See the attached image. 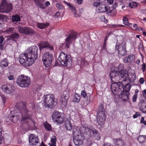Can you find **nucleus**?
Segmentation results:
<instances>
[{"label":"nucleus","instance_id":"nucleus-56","mask_svg":"<svg viewBox=\"0 0 146 146\" xmlns=\"http://www.w3.org/2000/svg\"><path fill=\"white\" fill-rule=\"evenodd\" d=\"M4 138L2 136V135H0V145L2 144Z\"/></svg>","mask_w":146,"mask_h":146},{"label":"nucleus","instance_id":"nucleus-59","mask_svg":"<svg viewBox=\"0 0 146 146\" xmlns=\"http://www.w3.org/2000/svg\"><path fill=\"white\" fill-rule=\"evenodd\" d=\"M41 88V86H38L37 87V88L36 89V91L38 92L40 91Z\"/></svg>","mask_w":146,"mask_h":146},{"label":"nucleus","instance_id":"nucleus-63","mask_svg":"<svg viewBox=\"0 0 146 146\" xmlns=\"http://www.w3.org/2000/svg\"><path fill=\"white\" fill-rule=\"evenodd\" d=\"M135 30H138V31H143V28H141L140 27H137V29H135Z\"/></svg>","mask_w":146,"mask_h":146},{"label":"nucleus","instance_id":"nucleus-20","mask_svg":"<svg viewBox=\"0 0 146 146\" xmlns=\"http://www.w3.org/2000/svg\"><path fill=\"white\" fill-rule=\"evenodd\" d=\"M127 76H128L126 78L125 80H123V79H124V78H122L121 79V80L122 81L125 82L127 80L129 79L130 82H133L136 79V76L134 72L133 73L131 72L129 73L128 74H127Z\"/></svg>","mask_w":146,"mask_h":146},{"label":"nucleus","instance_id":"nucleus-48","mask_svg":"<svg viewBox=\"0 0 146 146\" xmlns=\"http://www.w3.org/2000/svg\"><path fill=\"white\" fill-rule=\"evenodd\" d=\"M60 13L59 12H57L54 15V17L55 18H58L60 17Z\"/></svg>","mask_w":146,"mask_h":146},{"label":"nucleus","instance_id":"nucleus-47","mask_svg":"<svg viewBox=\"0 0 146 146\" xmlns=\"http://www.w3.org/2000/svg\"><path fill=\"white\" fill-rule=\"evenodd\" d=\"M141 116V114L139 112H137L133 116V118H137L138 116Z\"/></svg>","mask_w":146,"mask_h":146},{"label":"nucleus","instance_id":"nucleus-55","mask_svg":"<svg viewBox=\"0 0 146 146\" xmlns=\"http://www.w3.org/2000/svg\"><path fill=\"white\" fill-rule=\"evenodd\" d=\"M8 78L10 80H13L15 79L14 76L11 75L8 76Z\"/></svg>","mask_w":146,"mask_h":146},{"label":"nucleus","instance_id":"nucleus-12","mask_svg":"<svg viewBox=\"0 0 146 146\" xmlns=\"http://www.w3.org/2000/svg\"><path fill=\"white\" fill-rule=\"evenodd\" d=\"M17 29L19 32L25 35H31L35 33L33 29L29 27L19 26L17 27Z\"/></svg>","mask_w":146,"mask_h":146},{"label":"nucleus","instance_id":"nucleus-29","mask_svg":"<svg viewBox=\"0 0 146 146\" xmlns=\"http://www.w3.org/2000/svg\"><path fill=\"white\" fill-rule=\"evenodd\" d=\"M64 125L65 128L67 130L70 131L72 129V125L71 122L69 119H67L65 121Z\"/></svg>","mask_w":146,"mask_h":146},{"label":"nucleus","instance_id":"nucleus-2","mask_svg":"<svg viewBox=\"0 0 146 146\" xmlns=\"http://www.w3.org/2000/svg\"><path fill=\"white\" fill-rule=\"evenodd\" d=\"M123 64H120L118 67H115L114 68V70L111 71L110 76L112 83L119 82L117 81L122 78H123L124 80L128 76L127 73L123 70Z\"/></svg>","mask_w":146,"mask_h":146},{"label":"nucleus","instance_id":"nucleus-44","mask_svg":"<svg viewBox=\"0 0 146 146\" xmlns=\"http://www.w3.org/2000/svg\"><path fill=\"white\" fill-rule=\"evenodd\" d=\"M56 138L55 136H53L51 139V143L56 144Z\"/></svg>","mask_w":146,"mask_h":146},{"label":"nucleus","instance_id":"nucleus-46","mask_svg":"<svg viewBox=\"0 0 146 146\" xmlns=\"http://www.w3.org/2000/svg\"><path fill=\"white\" fill-rule=\"evenodd\" d=\"M101 3H100L98 2H94L93 4V5L94 7H98V6H100V4Z\"/></svg>","mask_w":146,"mask_h":146},{"label":"nucleus","instance_id":"nucleus-16","mask_svg":"<svg viewBox=\"0 0 146 146\" xmlns=\"http://www.w3.org/2000/svg\"><path fill=\"white\" fill-rule=\"evenodd\" d=\"M29 142L30 145L32 146H37L38 143V139L35 135L31 134L29 135Z\"/></svg>","mask_w":146,"mask_h":146},{"label":"nucleus","instance_id":"nucleus-7","mask_svg":"<svg viewBox=\"0 0 146 146\" xmlns=\"http://www.w3.org/2000/svg\"><path fill=\"white\" fill-rule=\"evenodd\" d=\"M16 106V108L18 110H22V114H21V115L22 116L23 121L25 120L30 118V115L27 114L28 111L26 109V105L24 102H18L17 103Z\"/></svg>","mask_w":146,"mask_h":146},{"label":"nucleus","instance_id":"nucleus-62","mask_svg":"<svg viewBox=\"0 0 146 146\" xmlns=\"http://www.w3.org/2000/svg\"><path fill=\"white\" fill-rule=\"evenodd\" d=\"M5 44L1 43L0 44V50H2L3 49V46Z\"/></svg>","mask_w":146,"mask_h":146},{"label":"nucleus","instance_id":"nucleus-3","mask_svg":"<svg viewBox=\"0 0 146 146\" xmlns=\"http://www.w3.org/2000/svg\"><path fill=\"white\" fill-rule=\"evenodd\" d=\"M111 89L114 95L119 96L123 101H128V92H123V86L120 82L112 83L111 86Z\"/></svg>","mask_w":146,"mask_h":146},{"label":"nucleus","instance_id":"nucleus-31","mask_svg":"<svg viewBox=\"0 0 146 146\" xmlns=\"http://www.w3.org/2000/svg\"><path fill=\"white\" fill-rule=\"evenodd\" d=\"M49 25L48 23H37V27L40 29H42L46 28Z\"/></svg>","mask_w":146,"mask_h":146},{"label":"nucleus","instance_id":"nucleus-5","mask_svg":"<svg viewBox=\"0 0 146 146\" xmlns=\"http://www.w3.org/2000/svg\"><path fill=\"white\" fill-rule=\"evenodd\" d=\"M54 57L50 52H46L42 55V60L43 64L46 68L50 67L52 64Z\"/></svg>","mask_w":146,"mask_h":146},{"label":"nucleus","instance_id":"nucleus-34","mask_svg":"<svg viewBox=\"0 0 146 146\" xmlns=\"http://www.w3.org/2000/svg\"><path fill=\"white\" fill-rule=\"evenodd\" d=\"M11 19L12 21L13 22L21 21V19L19 16L18 15L13 16Z\"/></svg>","mask_w":146,"mask_h":146},{"label":"nucleus","instance_id":"nucleus-6","mask_svg":"<svg viewBox=\"0 0 146 146\" xmlns=\"http://www.w3.org/2000/svg\"><path fill=\"white\" fill-rule=\"evenodd\" d=\"M16 82L20 87H28L30 84V79L27 76L21 75L17 78Z\"/></svg>","mask_w":146,"mask_h":146},{"label":"nucleus","instance_id":"nucleus-40","mask_svg":"<svg viewBox=\"0 0 146 146\" xmlns=\"http://www.w3.org/2000/svg\"><path fill=\"white\" fill-rule=\"evenodd\" d=\"M123 21L124 24L125 25H127L129 24V22L128 19L125 17H124L123 18Z\"/></svg>","mask_w":146,"mask_h":146},{"label":"nucleus","instance_id":"nucleus-9","mask_svg":"<svg viewBox=\"0 0 146 146\" xmlns=\"http://www.w3.org/2000/svg\"><path fill=\"white\" fill-rule=\"evenodd\" d=\"M115 48L117 49L119 57H121L126 55V45L125 42H123L121 43H117Z\"/></svg>","mask_w":146,"mask_h":146},{"label":"nucleus","instance_id":"nucleus-18","mask_svg":"<svg viewBox=\"0 0 146 146\" xmlns=\"http://www.w3.org/2000/svg\"><path fill=\"white\" fill-rule=\"evenodd\" d=\"M1 89L5 92L7 94L11 93L13 91L12 86L8 84L3 85L1 87Z\"/></svg>","mask_w":146,"mask_h":146},{"label":"nucleus","instance_id":"nucleus-61","mask_svg":"<svg viewBox=\"0 0 146 146\" xmlns=\"http://www.w3.org/2000/svg\"><path fill=\"white\" fill-rule=\"evenodd\" d=\"M64 3L65 4L68 5V6H69L70 7H71V6L72 5V4L70 3L69 2H66L65 1H64Z\"/></svg>","mask_w":146,"mask_h":146},{"label":"nucleus","instance_id":"nucleus-27","mask_svg":"<svg viewBox=\"0 0 146 146\" xmlns=\"http://www.w3.org/2000/svg\"><path fill=\"white\" fill-rule=\"evenodd\" d=\"M113 143L115 146H123L124 142L122 140L119 138L117 139H113Z\"/></svg>","mask_w":146,"mask_h":146},{"label":"nucleus","instance_id":"nucleus-30","mask_svg":"<svg viewBox=\"0 0 146 146\" xmlns=\"http://www.w3.org/2000/svg\"><path fill=\"white\" fill-rule=\"evenodd\" d=\"M8 60L7 58H5L1 60L0 63V66L5 67L8 66Z\"/></svg>","mask_w":146,"mask_h":146},{"label":"nucleus","instance_id":"nucleus-35","mask_svg":"<svg viewBox=\"0 0 146 146\" xmlns=\"http://www.w3.org/2000/svg\"><path fill=\"white\" fill-rule=\"evenodd\" d=\"M146 135H140L137 138L138 141L140 143H142L146 139Z\"/></svg>","mask_w":146,"mask_h":146},{"label":"nucleus","instance_id":"nucleus-32","mask_svg":"<svg viewBox=\"0 0 146 146\" xmlns=\"http://www.w3.org/2000/svg\"><path fill=\"white\" fill-rule=\"evenodd\" d=\"M10 38L13 40L15 41L19 38V35L16 33L12 34L9 36Z\"/></svg>","mask_w":146,"mask_h":146},{"label":"nucleus","instance_id":"nucleus-17","mask_svg":"<svg viewBox=\"0 0 146 146\" xmlns=\"http://www.w3.org/2000/svg\"><path fill=\"white\" fill-rule=\"evenodd\" d=\"M69 91L65 90L63 92L61 96L60 102L61 104L64 106L66 105L67 100L69 97Z\"/></svg>","mask_w":146,"mask_h":146},{"label":"nucleus","instance_id":"nucleus-60","mask_svg":"<svg viewBox=\"0 0 146 146\" xmlns=\"http://www.w3.org/2000/svg\"><path fill=\"white\" fill-rule=\"evenodd\" d=\"M103 49L104 50H106V43L104 42L103 46Z\"/></svg>","mask_w":146,"mask_h":146},{"label":"nucleus","instance_id":"nucleus-38","mask_svg":"<svg viewBox=\"0 0 146 146\" xmlns=\"http://www.w3.org/2000/svg\"><path fill=\"white\" fill-rule=\"evenodd\" d=\"M80 95L78 94H76L75 95L74 101L76 102H78L80 101Z\"/></svg>","mask_w":146,"mask_h":146},{"label":"nucleus","instance_id":"nucleus-37","mask_svg":"<svg viewBox=\"0 0 146 146\" xmlns=\"http://www.w3.org/2000/svg\"><path fill=\"white\" fill-rule=\"evenodd\" d=\"M124 90L125 89V92H127L129 93L130 89L131 86L129 84H127L125 86L123 85Z\"/></svg>","mask_w":146,"mask_h":146},{"label":"nucleus","instance_id":"nucleus-26","mask_svg":"<svg viewBox=\"0 0 146 146\" xmlns=\"http://www.w3.org/2000/svg\"><path fill=\"white\" fill-rule=\"evenodd\" d=\"M81 136L75 137L74 138V142L76 146H79L83 144V141L80 139Z\"/></svg>","mask_w":146,"mask_h":146},{"label":"nucleus","instance_id":"nucleus-42","mask_svg":"<svg viewBox=\"0 0 146 146\" xmlns=\"http://www.w3.org/2000/svg\"><path fill=\"white\" fill-rule=\"evenodd\" d=\"M37 7H39L40 8L44 9L46 8L45 6L43 4L40 2L37 5H36Z\"/></svg>","mask_w":146,"mask_h":146},{"label":"nucleus","instance_id":"nucleus-33","mask_svg":"<svg viewBox=\"0 0 146 146\" xmlns=\"http://www.w3.org/2000/svg\"><path fill=\"white\" fill-rule=\"evenodd\" d=\"M43 125L46 130L49 131L52 130L51 125L47 122L46 121L44 123Z\"/></svg>","mask_w":146,"mask_h":146},{"label":"nucleus","instance_id":"nucleus-4","mask_svg":"<svg viewBox=\"0 0 146 146\" xmlns=\"http://www.w3.org/2000/svg\"><path fill=\"white\" fill-rule=\"evenodd\" d=\"M81 129L82 133L87 135L88 137L91 136V132L96 139L99 140L100 139L99 133L93 127L90 126L88 127L85 125H83L81 126Z\"/></svg>","mask_w":146,"mask_h":146},{"label":"nucleus","instance_id":"nucleus-58","mask_svg":"<svg viewBox=\"0 0 146 146\" xmlns=\"http://www.w3.org/2000/svg\"><path fill=\"white\" fill-rule=\"evenodd\" d=\"M144 80L143 78H141L139 79V82L140 83L142 84L144 83Z\"/></svg>","mask_w":146,"mask_h":146},{"label":"nucleus","instance_id":"nucleus-13","mask_svg":"<svg viewBox=\"0 0 146 146\" xmlns=\"http://www.w3.org/2000/svg\"><path fill=\"white\" fill-rule=\"evenodd\" d=\"M58 59L60 64L64 66H67L69 60H71L70 58V56L63 52H61L60 53Z\"/></svg>","mask_w":146,"mask_h":146},{"label":"nucleus","instance_id":"nucleus-36","mask_svg":"<svg viewBox=\"0 0 146 146\" xmlns=\"http://www.w3.org/2000/svg\"><path fill=\"white\" fill-rule=\"evenodd\" d=\"M128 58L129 63H131L134 61L135 56L133 54H131L128 56Z\"/></svg>","mask_w":146,"mask_h":146},{"label":"nucleus","instance_id":"nucleus-15","mask_svg":"<svg viewBox=\"0 0 146 146\" xmlns=\"http://www.w3.org/2000/svg\"><path fill=\"white\" fill-rule=\"evenodd\" d=\"M39 49L40 50L41 49L45 48L51 52H54L53 46L51 45L48 42L46 41H42L39 45Z\"/></svg>","mask_w":146,"mask_h":146},{"label":"nucleus","instance_id":"nucleus-28","mask_svg":"<svg viewBox=\"0 0 146 146\" xmlns=\"http://www.w3.org/2000/svg\"><path fill=\"white\" fill-rule=\"evenodd\" d=\"M116 11L115 9H111L110 7L109 8H107L106 14L111 16H113L116 15Z\"/></svg>","mask_w":146,"mask_h":146},{"label":"nucleus","instance_id":"nucleus-51","mask_svg":"<svg viewBox=\"0 0 146 146\" xmlns=\"http://www.w3.org/2000/svg\"><path fill=\"white\" fill-rule=\"evenodd\" d=\"M146 65L145 63H143L142 66V69L143 72H144L145 70Z\"/></svg>","mask_w":146,"mask_h":146},{"label":"nucleus","instance_id":"nucleus-41","mask_svg":"<svg viewBox=\"0 0 146 146\" xmlns=\"http://www.w3.org/2000/svg\"><path fill=\"white\" fill-rule=\"evenodd\" d=\"M129 6L131 8H134L137 6V4L136 2H131L129 3Z\"/></svg>","mask_w":146,"mask_h":146},{"label":"nucleus","instance_id":"nucleus-22","mask_svg":"<svg viewBox=\"0 0 146 146\" xmlns=\"http://www.w3.org/2000/svg\"><path fill=\"white\" fill-rule=\"evenodd\" d=\"M17 110L18 111V112L17 113V114H15V115H12L11 117V119L12 120V122L13 123H15L17 122L18 119L19 118L20 115L22 114L23 111L22 110H18L17 109Z\"/></svg>","mask_w":146,"mask_h":146},{"label":"nucleus","instance_id":"nucleus-53","mask_svg":"<svg viewBox=\"0 0 146 146\" xmlns=\"http://www.w3.org/2000/svg\"><path fill=\"white\" fill-rule=\"evenodd\" d=\"M85 63H87V62L85 60L84 58L82 59L81 61V64H82V65H84L85 64Z\"/></svg>","mask_w":146,"mask_h":146},{"label":"nucleus","instance_id":"nucleus-64","mask_svg":"<svg viewBox=\"0 0 146 146\" xmlns=\"http://www.w3.org/2000/svg\"><path fill=\"white\" fill-rule=\"evenodd\" d=\"M50 5V2L48 1H46L45 3V6L46 7H48L49 5Z\"/></svg>","mask_w":146,"mask_h":146},{"label":"nucleus","instance_id":"nucleus-43","mask_svg":"<svg viewBox=\"0 0 146 146\" xmlns=\"http://www.w3.org/2000/svg\"><path fill=\"white\" fill-rule=\"evenodd\" d=\"M81 96L84 98H86L87 96V94L85 90H83L81 94Z\"/></svg>","mask_w":146,"mask_h":146},{"label":"nucleus","instance_id":"nucleus-50","mask_svg":"<svg viewBox=\"0 0 146 146\" xmlns=\"http://www.w3.org/2000/svg\"><path fill=\"white\" fill-rule=\"evenodd\" d=\"M137 94H135V95H134L133 97H132V100L134 102H135L137 100Z\"/></svg>","mask_w":146,"mask_h":146},{"label":"nucleus","instance_id":"nucleus-10","mask_svg":"<svg viewBox=\"0 0 146 146\" xmlns=\"http://www.w3.org/2000/svg\"><path fill=\"white\" fill-rule=\"evenodd\" d=\"M13 6L11 3H7L5 0L2 1L0 5V12L8 13L12 9Z\"/></svg>","mask_w":146,"mask_h":146},{"label":"nucleus","instance_id":"nucleus-8","mask_svg":"<svg viewBox=\"0 0 146 146\" xmlns=\"http://www.w3.org/2000/svg\"><path fill=\"white\" fill-rule=\"evenodd\" d=\"M44 105L46 107L50 108H54L55 105L54 96L53 94L44 95Z\"/></svg>","mask_w":146,"mask_h":146},{"label":"nucleus","instance_id":"nucleus-14","mask_svg":"<svg viewBox=\"0 0 146 146\" xmlns=\"http://www.w3.org/2000/svg\"><path fill=\"white\" fill-rule=\"evenodd\" d=\"M53 120L60 124H61L63 121V118L61 116V113L58 111H54L52 115Z\"/></svg>","mask_w":146,"mask_h":146},{"label":"nucleus","instance_id":"nucleus-57","mask_svg":"<svg viewBox=\"0 0 146 146\" xmlns=\"http://www.w3.org/2000/svg\"><path fill=\"white\" fill-rule=\"evenodd\" d=\"M117 4L116 3H115L111 7V9H115L116 7H117Z\"/></svg>","mask_w":146,"mask_h":146},{"label":"nucleus","instance_id":"nucleus-25","mask_svg":"<svg viewBox=\"0 0 146 146\" xmlns=\"http://www.w3.org/2000/svg\"><path fill=\"white\" fill-rule=\"evenodd\" d=\"M97 115H105V110L103 105L102 104L99 106L97 110Z\"/></svg>","mask_w":146,"mask_h":146},{"label":"nucleus","instance_id":"nucleus-19","mask_svg":"<svg viewBox=\"0 0 146 146\" xmlns=\"http://www.w3.org/2000/svg\"><path fill=\"white\" fill-rule=\"evenodd\" d=\"M140 110L143 113H146V102L143 100H141L138 103Z\"/></svg>","mask_w":146,"mask_h":146},{"label":"nucleus","instance_id":"nucleus-39","mask_svg":"<svg viewBox=\"0 0 146 146\" xmlns=\"http://www.w3.org/2000/svg\"><path fill=\"white\" fill-rule=\"evenodd\" d=\"M14 31V28L11 27H9L6 30V31L9 34L12 33Z\"/></svg>","mask_w":146,"mask_h":146},{"label":"nucleus","instance_id":"nucleus-23","mask_svg":"<svg viewBox=\"0 0 146 146\" xmlns=\"http://www.w3.org/2000/svg\"><path fill=\"white\" fill-rule=\"evenodd\" d=\"M107 8H109V7L108 6H106L104 4H102L101 3L100 4V5L98 8L99 13H104L106 12L107 13Z\"/></svg>","mask_w":146,"mask_h":146},{"label":"nucleus","instance_id":"nucleus-24","mask_svg":"<svg viewBox=\"0 0 146 146\" xmlns=\"http://www.w3.org/2000/svg\"><path fill=\"white\" fill-rule=\"evenodd\" d=\"M98 117L97 118V121L99 125H102L104 123L105 119V115H97Z\"/></svg>","mask_w":146,"mask_h":146},{"label":"nucleus","instance_id":"nucleus-21","mask_svg":"<svg viewBox=\"0 0 146 146\" xmlns=\"http://www.w3.org/2000/svg\"><path fill=\"white\" fill-rule=\"evenodd\" d=\"M81 133H84L81 130V127L80 128V129L78 126H75L73 127V134L74 136V137L81 136Z\"/></svg>","mask_w":146,"mask_h":146},{"label":"nucleus","instance_id":"nucleus-45","mask_svg":"<svg viewBox=\"0 0 146 146\" xmlns=\"http://www.w3.org/2000/svg\"><path fill=\"white\" fill-rule=\"evenodd\" d=\"M56 6L58 9H61L63 8L61 4L57 3L56 4Z\"/></svg>","mask_w":146,"mask_h":146},{"label":"nucleus","instance_id":"nucleus-54","mask_svg":"<svg viewBox=\"0 0 146 146\" xmlns=\"http://www.w3.org/2000/svg\"><path fill=\"white\" fill-rule=\"evenodd\" d=\"M6 17L5 15L0 14V20L4 19Z\"/></svg>","mask_w":146,"mask_h":146},{"label":"nucleus","instance_id":"nucleus-52","mask_svg":"<svg viewBox=\"0 0 146 146\" xmlns=\"http://www.w3.org/2000/svg\"><path fill=\"white\" fill-rule=\"evenodd\" d=\"M123 62L125 63H129L128 62V57H126L124 58H123Z\"/></svg>","mask_w":146,"mask_h":146},{"label":"nucleus","instance_id":"nucleus-11","mask_svg":"<svg viewBox=\"0 0 146 146\" xmlns=\"http://www.w3.org/2000/svg\"><path fill=\"white\" fill-rule=\"evenodd\" d=\"M77 33L76 32H72L68 37L65 39V42L62 44L65 45V47L67 48H69V46L72 43L73 40L76 38Z\"/></svg>","mask_w":146,"mask_h":146},{"label":"nucleus","instance_id":"nucleus-1","mask_svg":"<svg viewBox=\"0 0 146 146\" xmlns=\"http://www.w3.org/2000/svg\"><path fill=\"white\" fill-rule=\"evenodd\" d=\"M38 47L33 46L27 49L26 53L20 55L19 62L20 64L28 66L33 64L37 57Z\"/></svg>","mask_w":146,"mask_h":146},{"label":"nucleus","instance_id":"nucleus-49","mask_svg":"<svg viewBox=\"0 0 146 146\" xmlns=\"http://www.w3.org/2000/svg\"><path fill=\"white\" fill-rule=\"evenodd\" d=\"M4 38L2 36H0V44H5V42H4Z\"/></svg>","mask_w":146,"mask_h":146}]
</instances>
